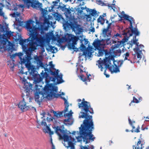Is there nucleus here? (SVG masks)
Listing matches in <instances>:
<instances>
[{
	"mask_svg": "<svg viewBox=\"0 0 149 149\" xmlns=\"http://www.w3.org/2000/svg\"><path fill=\"white\" fill-rule=\"evenodd\" d=\"M38 22H35L31 19H29L25 23V26L29 32V37L27 39L19 40V44L22 47V52L16 53L10 55L11 59L14 58L16 56H18L21 64H25L26 67L31 62L32 59L31 54L37 49V47H43L45 41V37L39 34L40 28L37 26Z\"/></svg>",
	"mask_w": 149,
	"mask_h": 149,
	"instance_id": "nucleus-1",
	"label": "nucleus"
},
{
	"mask_svg": "<svg viewBox=\"0 0 149 149\" xmlns=\"http://www.w3.org/2000/svg\"><path fill=\"white\" fill-rule=\"evenodd\" d=\"M121 15L126 20L128 21L130 23V25L129 27H132L133 25V23H134V18L131 16L125 14L124 11H122V12Z\"/></svg>",
	"mask_w": 149,
	"mask_h": 149,
	"instance_id": "nucleus-16",
	"label": "nucleus"
},
{
	"mask_svg": "<svg viewBox=\"0 0 149 149\" xmlns=\"http://www.w3.org/2000/svg\"><path fill=\"white\" fill-rule=\"evenodd\" d=\"M40 33L42 35H44L45 34V32L43 30H41Z\"/></svg>",
	"mask_w": 149,
	"mask_h": 149,
	"instance_id": "nucleus-51",
	"label": "nucleus"
},
{
	"mask_svg": "<svg viewBox=\"0 0 149 149\" xmlns=\"http://www.w3.org/2000/svg\"><path fill=\"white\" fill-rule=\"evenodd\" d=\"M134 34L135 36L133 37L132 40L131 41L132 44L131 43L130 45L132 47L133 44H135L136 46V48L138 47L139 43L138 42V39H136V36H139L140 32L138 30V29L136 27L133 28V26L132 27H129V29L127 28L126 30L124 31L123 35H125L126 38L125 37L124 38H127L128 39L130 37L132 36V34Z\"/></svg>",
	"mask_w": 149,
	"mask_h": 149,
	"instance_id": "nucleus-6",
	"label": "nucleus"
},
{
	"mask_svg": "<svg viewBox=\"0 0 149 149\" xmlns=\"http://www.w3.org/2000/svg\"><path fill=\"white\" fill-rule=\"evenodd\" d=\"M49 47L50 48V49L52 51V52H54V49H57L56 48V47H53L52 46H49Z\"/></svg>",
	"mask_w": 149,
	"mask_h": 149,
	"instance_id": "nucleus-41",
	"label": "nucleus"
},
{
	"mask_svg": "<svg viewBox=\"0 0 149 149\" xmlns=\"http://www.w3.org/2000/svg\"><path fill=\"white\" fill-rule=\"evenodd\" d=\"M128 121H129V124L132 126V130H131V131L132 132H134V130H133L135 128V127L133 125L132 122L130 118H128Z\"/></svg>",
	"mask_w": 149,
	"mask_h": 149,
	"instance_id": "nucleus-35",
	"label": "nucleus"
},
{
	"mask_svg": "<svg viewBox=\"0 0 149 149\" xmlns=\"http://www.w3.org/2000/svg\"><path fill=\"white\" fill-rule=\"evenodd\" d=\"M45 112H43L42 113V115L43 116V117H45Z\"/></svg>",
	"mask_w": 149,
	"mask_h": 149,
	"instance_id": "nucleus-60",
	"label": "nucleus"
},
{
	"mask_svg": "<svg viewBox=\"0 0 149 149\" xmlns=\"http://www.w3.org/2000/svg\"><path fill=\"white\" fill-rule=\"evenodd\" d=\"M20 15V14L16 11L15 13L14 12L13 13L10 14V15L12 17H15L16 18H17Z\"/></svg>",
	"mask_w": 149,
	"mask_h": 149,
	"instance_id": "nucleus-30",
	"label": "nucleus"
},
{
	"mask_svg": "<svg viewBox=\"0 0 149 149\" xmlns=\"http://www.w3.org/2000/svg\"><path fill=\"white\" fill-rule=\"evenodd\" d=\"M105 20L106 19L104 18H102L101 16H100L97 20L98 23L101 25H103L104 24Z\"/></svg>",
	"mask_w": 149,
	"mask_h": 149,
	"instance_id": "nucleus-26",
	"label": "nucleus"
},
{
	"mask_svg": "<svg viewBox=\"0 0 149 149\" xmlns=\"http://www.w3.org/2000/svg\"><path fill=\"white\" fill-rule=\"evenodd\" d=\"M49 65L50 66L49 69L50 74L54 77L52 81H55L56 79L57 83L58 84L63 82V81L62 79L63 75L61 74H58L59 71L58 70H56L54 68V65L52 64V61L49 62Z\"/></svg>",
	"mask_w": 149,
	"mask_h": 149,
	"instance_id": "nucleus-8",
	"label": "nucleus"
},
{
	"mask_svg": "<svg viewBox=\"0 0 149 149\" xmlns=\"http://www.w3.org/2000/svg\"><path fill=\"white\" fill-rule=\"evenodd\" d=\"M13 32L8 30V28L6 26L3 31L0 33V42L3 45H6L7 42L8 41V39L13 36Z\"/></svg>",
	"mask_w": 149,
	"mask_h": 149,
	"instance_id": "nucleus-10",
	"label": "nucleus"
},
{
	"mask_svg": "<svg viewBox=\"0 0 149 149\" xmlns=\"http://www.w3.org/2000/svg\"><path fill=\"white\" fill-rule=\"evenodd\" d=\"M34 59L35 61L37 63H40L41 61L39 57L37 56H34Z\"/></svg>",
	"mask_w": 149,
	"mask_h": 149,
	"instance_id": "nucleus-37",
	"label": "nucleus"
},
{
	"mask_svg": "<svg viewBox=\"0 0 149 149\" xmlns=\"http://www.w3.org/2000/svg\"><path fill=\"white\" fill-rule=\"evenodd\" d=\"M68 47L70 49H72L74 50H75V49H76V48L74 44L69 45H68Z\"/></svg>",
	"mask_w": 149,
	"mask_h": 149,
	"instance_id": "nucleus-38",
	"label": "nucleus"
},
{
	"mask_svg": "<svg viewBox=\"0 0 149 149\" xmlns=\"http://www.w3.org/2000/svg\"><path fill=\"white\" fill-rule=\"evenodd\" d=\"M113 6H115V4L112 3L111 4H108V6L109 7H111V8H112V7H113Z\"/></svg>",
	"mask_w": 149,
	"mask_h": 149,
	"instance_id": "nucleus-47",
	"label": "nucleus"
},
{
	"mask_svg": "<svg viewBox=\"0 0 149 149\" xmlns=\"http://www.w3.org/2000/svg\"><path fill=\"white\" fill-rule=\"evenodd\" d=\"M8 1L9 0H0V16L5 18H6L5 17L4 12L3 11V8L4 6V2L8 3Z\"/></svg>",
	"mask_w": 149,
	"mask_h": 149,
	"instance_id": "nucleus-18",
	"label": "nucleus"
},
{
	"mask_svg": "<svg viewBox=\"0 0 149 149\" xmlns=\"http://www.w3.org/2000/svg\"><path fill=\"white\" fill-rule=\"evenodd\" d=\"M129 53L128 52H127L124 55H125V57L128 58L129 56Z\"/></svg>",
	"mask_w": 149,
	"mask_h": 149,
	"instance_id": "nucleus-48",
	"label": "nucleus"
},
{
	"mask_svg": "<svg viewBox=\"0 0 149 149\" xmlns=\"http://www.w3.org/2000/svg\"><path fill=\"white\" fill-rule=\"evenodd\" d=\"M26 81H27L25 78L23 79L22 80V82L23 83H24V88H26L25 92H26V95H27L29 94V89H30V86H31V84L26 82Z\"/></svg>",
	"mask_w": 149,
	"mask_h": 149,
	"instance_id": "nucleus-20",
	"label": "nucleus"
},
{
	"mask_svg": "<svg viewBox=\"0 0 149 149\" xmlns=\"http://www.w3.org/2000/svg\"><path fill=\"white\" fill-rule=\"evenodd\" d=\"M133 50L135 52V54L133 57V60H131L130 58L128 59L127 57H125V60H127L130 61L131 63L139 62V61L142 58V56L141 55V54L142 53V51L141 50H139L138 47L134 48Z\"/></svg>",
	"mask_w": 149,
	"mask_h": 149,
	"instance_id": "nucleus-11",
	"label": "nucleus"
},
{
	"mask_svg": "<svg viewBox=\"0 0 149 149\" xmlns=\"http://www.w3.org/2000/svg\"><path fill=\"white\" fill-rule=\"evenodd\" d=\"M79 108L81 109L79 116V118H85L83 124L79 127V133L81 137H82L86 144L88 143L90 141H93L95 139L92 134V131L94 129V125L93 121L92 116L89 115L88 112L91 114L94 113L93 109L91 107L90 102L85 100L83 98L81 103H78Z\"/></svg>",
	"mask_w": 149,
	"mask_h": 149,
	"instance_id": "nucleus-2",
	"label": "nucleus"
},
{
	"mask_svg": "<svg viewBox=\"0 0 149 149\" xmlns=\"http://www.w3.org/2000/svg\"><path fill=\"white\" fill-rule=\"evenodd\" d=\"M100 16H101L102 18H104V17L106 16V14L105 13H104L102 15H101Z\"/></svg>",
	"mask_w": 149,
	"mask_h": 149,
	"instance_id": "nucleus-58",
	"label": "nucleus"
},
{
	"mask_svg": "<svg viewBox=\"0 0 149 149\" xmlns=\"http://www.w3.org/2000/svg\"><path fill=\"white\" fill-rule=\"evenodd\" d=\"M93 45L95 48V49H99L100 48H104L105 44L103 43L102 40H99L96 39L93 43Z\"/></svg>",
	"mask_w": 149,
	"mask_h": 149,
	"instance_id": "nucleus-15",
	"label": "nucleus"
},
{
	"mask_svg": "<svg viewBox=\"0 0 149 149\" xmlns=\"http://www.w3.org/2000/svg\"><path fill=\"white\" fill-rule=\"evenodd\" d=\"M106 23L107 24H109V21L108 20H106Z\"/></svg>",
	"mask_w": 149,
	"mask_h": 149,
	"instance_id": "nucleus-64",
	"label": "nucleus"
},
{
	"mask_svg": "<svg viewBox=\"0 0 149 149\" xmlns=\"http://www.w3.org/2000/svg\"><path fill=\"white\" fill-rule=\"evenodd\" d=\"M97 1L98 3L99 4H100L102 3H103L101 0H97Z\"/></svg>",
	"mask_w": 149,
	"mask_h": 149,
	"instance_id": "nucleus-53",
	"label": "nucleus"
},
{
	"mask_svg": "<svg viewBox=\"0 0 149 149\" xmlns=\"http://www.w3.org/2000/svg\"><path fill=\"white\" fill-rule=\"evenodd\" d=\"M58 91V87L55 86L52 84H49L45 86L43 89L42 92L39 90H37L34 94V98L36 101L38 103H40V101L44 97V95L48 100H51L54 98H58L61 96L60 94L56 93Z\"/></svg>",
	"mask_w": 149,
	"mask_h": 149,
	"instance_id": "nucleus-3",
	"label": "nucleus"
},
{
	"mask_svg": "<svg viewBox=\"0 0 149 149\" xmlns=\"http://www.w3.org/2000/svg\"><path fill=\"white\" fill-rule=\"evenodd\" d=\"M31 6L33 8L38 9L41 8L42 3H39L38 1L36 0H32V3Z\"/></svg>",
	"mask_w": 149,
	"mask_h": 149,
	"instance_id": "nucleus-21",
	"label": "nucleus"
},
{
	"mask_svg": "<svg viewBox=\"0 0 149 149\" xmlns=\"http://www.w3.org/2000/svg\"><path fill=\"white\" fill-rule=\"evenodd\" d=\"M138 47L139 48H142L144 47V46L141 44H140L139 45Z\"/></svg>",
	"mask_w": 149,
	"mask_h": 149,
	"instance_id": "nucleus-50",
	"label": "nucleus"
},
{
	"mask_svg": "<svg viewBox=\"0 0 149 149\" xmlns=\"http://www.w3.org/2000/svg\"><path fill=\"white\" fill-rule=\"evenodd\" d=\"M88 148L87 147L83 146L81 148V149H88Z\"/></svg>",
	"mask_w": 149,
	"mask_h": 149,
	"instance_id": "nucleus-56",
	"label": "nucleus"
},
{
	"mask_svg": "<svg viewBox=\"0 0 149 149\" xmlns=\"http://www.w3.org/2000/svg\"><path fill=\"white\" fill-rule=\"evenodd\" d=\"M89 14L86 15V19L89 21H93L99 16L100 13L97 12L95 9H91L89 8L86 10Z\"/></svg>",
	"mask_w": 149,
	"mask_h": 149,
	"instance_id": "nucleus-12",
	"label": "nucleus"
},
{
	"mask_svg": "<svg viewBox=\"0 0 149 149\" xmlns=\"http://www.w3.org/2000/svg\"><path fill=\"white\" fill-rule=\"evenodd\" d=\"M104 48H100V49H97L98 50V56H102L104 54Z\"/></svg>",
	"mask_w": 149,
	"mask_h": 149,
	"instance_id": "nucleus-29",
	"label": "nucleus"
},
{
	"mask_svg": "<svg viewBox=\"0 0 149 149\" xmlns=\"http://www.w3.org/2000/svg\"><path fill=\"white\" fill-rule=\"evenodd\" d=\"M18 19V22L19 23V25L20 26H24V24L25 23V22L22 21H20L19 20V19Z\"/></svg>",
	"mask_w": 149,
	"mask_h": 149,
	"instance_id": "nucleus-40",
	"label": "nucleus"
},
{
	"mask_svg": "<svg viewBox=\"0 0 149 149\" xmlns=\"http://www.w3.org/2000/svg\"><path fill=\"white\" fill-rule=\"evenodd\" d=\"M46 127H47V130L49 132L51 130L50 128L48 126H47Z\"/></svg>",
	"mask_w": 149,
	"mask_h": 149,
	"instance_id": "nucleus-57",
	"label": "nucleus"
},
{
	"mask_svg": "<svg viewBox=\"0 0 149 149\" xmlns=\"http://www.w3.org/2000/svg\"><path fill=\"white\" fill-rule=\"evenodd\" d=\"M26 2L27 3L31 4V5L32 3V0H31H31H26Z\"/></svg>",
	"mask_w": 149,
	"mask_h": 149,
	"instance_id": "nucleus-44",
	"label": "nucleus"
},
{
	"mask_svg": "<svg viewBox=\"0 0 149 149\" xmlns=\"http://www.w3.org/2000/svg\"><path fill=\"white\" fill-rule=\"evenodd\" d=\"M29 71L30 72V74L33 77L34 82L36 84L35 87L38 88V86L37 84L40 82L42 80L40 74H38V72L36 71L35 66L31 64V62L26 67Z\"/></svg>",
	"mask_w": 149,
	"mask_h": 149,
	"instance_id": "nucleus-9",
	"label": "nucleus"
},
{
	"mask_svg": "<svg viewBox=\"0 0 149 149\" xmlns=\"http://www.w3.org/2000/svg\"><path fill=\"white\" fill-rule=\"evenodd\" d=\"M91 31L92 32H94L95 31V28L93 27L91 30Z\"/></svg>",
	"mask_w": 149,
	"mask_h": 149,
	"instance_id": "nucleus-54",
	"label": "nucleus"
},
{
	"mask_svg": "<svg viewBox=\"0 0 149 149\" xmlns=\"http://www.w3.org/2000/svg\"><path fill=\"white\" fill-rule=\"evenodd\" d=\"M127 86H128V90H129V89H131V88L130 87V86H129L128 85H127Z\"/></svg>",
	"mask_w": 149,
	"mask_h": 149,
	"instance_id": "nucleus-61",
	"label": "nucleus"
},
{
	"mask_svg": "<svg viewBox=\"0 0 149 149\" xmlns=\"http://www.w3.org/2000/svg\"><path fill=\"white\" fill-rule=\"evenodd\" d=\"M64 101V104H65L64 112H67L68 110V107H69V103L65 97H62Z\"/></svg>",
	"mask_w": 149,
	"mask_h": 149,
	"instance_id": "nucleus-27",
	"label": "nucleus"
},
{
	"mask_svg": "<svg viewBox=\"0 0 149 149\" xmlns=\"http://www.w3.org/2000/svg\"><path fill=\"white\" fill-rule=\"evenodd\" d=\"M27 103H26L24 100V99L23 98V100L20 101L18 105V107L22 110L25 109V110H28L29 108L30 107L29 106L26 105Z\"/></svg>",
	"mask_w": 149,
	"mask_h": 149,
	"instance_id": "nucleus-17",
	"label": "nucleus"
},
{
	"mask_svg": "<svg viewBox=\"0 0 149 149\" xmlns=\"http://www.w3.org/2000/svg\"><path fill=\"white\" fill-rule=\"evenodd\" d=\"M73 36V35L71 34H67L66 39L69 41H71L72 40Z\"/></svg>",
	"mask_w": 149,
	"mask_h": 149,
	"instance_id": "nucleus-32",
	"label": "nucleus"
},
{
	"mask_svg": "<svg viewBox=\"0 0 149 149\" xmlns=\"http://www.w3.org/2000/svg\"><path fill=\"white\" fill-rule=\"evenodd\" d=\"M139 101L138 99L136 98L135 97H133V100L131 101V103L129 105L130 106L132 103H138L139 102Z\"/></svg>",
	"mask_w": 149,
	"mask_h": 149,
	"instance_id": "nucleus-34",
	"label": "nucleus"
},
{
	"mask_svg": "<svg viewBox=\"0 0 149 149\" xmlns=\"http://www.w3.org/2000/svg\"><path fill=\"white\" fill-rule=\"evenodd\" d=\"M49 134L52 135L54 134V132L52 131L51 130L49 132Z\"/></svg>",
	"mask_w": 149,
	"mask_h": 149,
	"instance_id": "nucleus-55",
	"label": "nucleus"
},
{
	"mask_svg": "<svg viewBox=\"0 0 149 149\" xmlns=\"http://www.w3.org/2000/svg\"><path fill=\"white\" fill-rule=\"evenodd\" d=\"M115 6H113V7H112L111 8L113 10V11L114 12L116 11V7H115Z\"/></svg>",
	"mask_w": 149,
	"mask_h": 149,
	"instance_id": "nucleus-49",
	"label": "nucleus"
},
{
	"mask_svg": "<svg viewBox=\"0 0 149 149\" xmlns=\"http://www.w3.org/2000/svg\"><path fill=\"white\" fill-rule=\"evenodd\" d=\"M63 112H64V110L61 112H59L58 113H57L56 111H53V113L54 114V116L56 117L59 118L63 116Z\"/></svg>",
	"mask_w": 149,
	"mask_h": 149,
	"instance_id": "nucleus-28",
	"label": "nucleus"
},
{
	"mask_svg": "<svg viewBox=\"0 0 149 149\" xmlns=\"http://www.w3.org/2000/svg\"><path fill=\"white\" fill-rule=\"evenodd\" d=\"M80 78L84 82H86V79L85 76L83 75H81L80 76Z\"/></svg>",
	"mask_w": 149,
	"mask_h": 149,
	"instance_id": "nucleus-39",
	"label": "nucleus"
},
{
	"mask_svg": "<svg viewBox=\"0 0 149 149\" xmlns=\"http://www.w3.org/2000/svg\"><path fill=\"white\" fill-rule=\"evenodd\" d=\"M61 16V15L57 13H55L54 15V16L55 17V19L58 21L60 19Z\"/></svg>",
	"mask_w": 149,
	"mask_h": 149,
	"instance_id": "nucleus-31",
	"label": "nucleus"
},
{
	"mask_svg": "<svg viewBox=\"0 0 149 149\" xmlns=\"http://www.w3.org/2000/svg\"><path fill=\"white\" fill-rule=\"evenodd\" d=\"M111 23H110L107 25L106 28H104L103 29L102 34L104 38L111 37V31L109 29L111 27Z\"/></svg>",
	"mask_w": 149,
	"mask_h": 149,
	"instance_id": "nucleus-14",
	"label": "nucleus"
},
{
	"mask_svg": "<svg viewBox=\"0 0 149 149\" xmlns=\"http://www.w3.org/2000/svg\"><path fill=\"white\" fill-rule=\"evenodd\" d=\"M11 7L12 10L15 11L21 14L24 10V6L23 4H18L17 3H15L13 4Z\"/></svg>",
	"mask_w": 149,
	"mask_h": 149,
	"instance_id": "nucleus-13",
	"label": "nucleus"
},
{
	"mask_svg": "<svg viewBox=\"0 0 149 149\" xmlns=\"http://www.w3.org/2000/svg\"><path fill=\"white\" fill-rule=\"evenodd\" d=\"M140 128L139 126H138V127H137L136 129L135 130H134V132H136L137 133H138V132H140L139 131Z\"/></svg>",
	"mask_w": 149,
	"mask_h": 149,
	"instance_id": "nucleus-43",
	"label": "nucleus"
},
{
	"mask_svg": "<svg viewBox=\"0 0 149 149\" xmlns=\"http://www.w3.org/2000/svg\"><path fill=\"white\" fill-rule=\"evenodd\" d=\"M71 23L69 22L68 21H65V23H64L63 24V27H64V29L65 30H67L68 29L70 28L71 27L72 28V22H70Z\"/></svg>",
	"mask_w": 149,
	"mask_h": 149,
	"instance_id": "nucleus-23",
	"label": "nucleus"
},
{
	"mask_svg": "<svg viewBox=\"0 0 149 149\" xmlns=\"http://www.w3.org/2000/svg\"><path fill=\"white\" fill-rule=\"evenodd\" d=\"M91 47H88L87 49H86L84 51L82 55H84L85 56H90L92 54V52H91Z\"/></svg>",
	"mask_w": 149,
	"mask_h": 149,
	"instance_id": "nucleus-22",
	"label": "nucleus"
},
{
	"mask_svg": "<svg viewBox=\"0 0 149 149\" xmlns=\"http://www.w3.org/2000/svg\"><path fill=\"white\" fill-rule=\"evenodd\" d=\"M79 38L78 36H74L73 35V38L71 40L72 42L75 43L79 40Z\"/></svg>",
	"mask_w": 149,
	"mask_h": 149,
	"instance_id": "nucleus-33",
	"label": "nucleus"
},
{
	"mask_svg": "<svg viewBox=\"0 0 149 149\" xmlns=\"http://www.w3.org/2000/svg\"><path fill=\"white\" fill-rule=\"evenodd\" d=\"M80 47V49L82 52H84L86 49V47L82 43L81 44Z\"/></svg>",
	"mask_w": 149,
	"mask_h": 149,
	"instance_id": "nucleus-36",
	"label": "nucleus"
},
{
	"mask_svg": "<svg viewBox=\"0 0 149 149\" xmlns=\"http://www.w3.org/2000/svg\"><path fill=\"white\" fill-rule=\"evenodd\" d=\"M133 149H142V144L141 143V141L139 139V141H138L136 146V147L135 146H133Z\"/></svg>",
	"mask_w": 149,
	"mask_h": 149,
	"instance_id": "nucleus-25",
	"label": "nucleus"
},
{
	"mask_svg": "<svg viewBox=\"0 0 149 149\" xmlns=\"http://www.w3.org/2000/svg\"><path fill=\"white\" fill-rule=\"evenodd\" d=\"M111 59L108 57H106V59H104V61H98V67L99 68H101V71H103V68L102 67L103 65L105 66V69L104 72V74L105 75L106 77L108 78L109 77V74L106 73V70L108 69L111 72L117 73L120 72L119 69L118 67H120L122 65L123 61H119L118 63V65L115 64V65H111Z\"/></svg>",
	"mask_w": 149,
	"mask_h": 149,
	"instance_id": "nucleus-4",
	"label": "nucleus"
},
{
	"mask_svg": "<svg viewBox=\"0 0 149 149\" xmlns=\"http://www.w3.org/2000/svg\"><path fill=\"white\" fill-rule=\"evenodd\" d=\"M111 37H109L104 38V39H102L103 43L106 45H111V42L112 43L114 44L113 45H112L111 47V49L112 51H114L115 49L121 47L125 45V42L128 40V39L124 38L121 40L120 41L118 40H111Z\"/></svg>",
	"mask_w": 149,
	"mask_h": 149,
	"instance_id": "nucleus-7",
	"label": "nucleus"
},
{
	"mask_svg": "<svg viewBox=\"0 0 149 149\" xmlns=\"http://www.w3.org/2000/svg\"><path fill=\"white\" fill-rule=\"evenodd\" d=\"M55 128V133L58 136L59 139H63L64 141L68 142V145L67 147H72L73 144L72 141L74 139L71 136L68 135L67 131L64 130V126H57Z\"/></svg>",
	"mask_w": 149,
	"mask_h": 149,
	"instance_id": "nucleus-5",
	"label": "nucleus"
},
{
	"mask_svg": "<svg viewBox=\"0 0 149 149\" xmlns=\"http://www.w3.org/2000/svg\"><path fill=\"white\" fill-rule=\"evenodd\" d=\"M87 78V80H88L89 81H90V79H89L88 75Z\"/></svg>",
	"mask_w": 149,
	"mask_h": 149,
	"instance_id": "nucleus-63",
	"label": "nucleus"
},
{
	"mask_svg": "<svg viewBox=\"0 0 149 149\" xmlns=\"http://www.w3.org/2000/svg\"><path fill=\"white\" fill-rule=\"evenodd\" d=\"M115 36L116 37H118L121 38V37L122 35L120 34H119L118 33H117L116 34Z\"/></svg>",
	"mask_w": 149,
	"mask_h": 149,
	"instance_id": "nucleus-46",
	"label": "nucleus"
},
{
	"mask_svg": "<svg viewBox=\"0 0 149 149\" xmlns=\"http://www.w3.org/2000/svg\"><path fill=\"white\" fill-rule=\"evenodd\" d=\"M72 112L71 111H70V112L67 113H66V112H63V113H64V115L65 117H67L69 118H68L67 119H65L64 120V121L65 122H69L70 120V118L69 117L70 116H72V112Z\"/></svg>",
	"mask_w": 149,
	"mask_h": 149,
	"instance_id": "nucleus-24",
	"label": "nucleus"
},
{
	"mask_svg": "<svg viewBox=\"0 0 149 149\" xmlns=\"http://www.w3.org/2000/svg\"><path fill=\"white\" fill-rule=\"evenodd\" d=\"M53 3H54V5H56V4H57L58 3V2H57V1H53Z\"/></svg>",
	"mask_w": 149,
	"mask_h": 149,
	"instance_id": "nucleus-59",
	"label": "nucleus"
},
{
	"mask_svg": "<svg viewBox=\"0 0 149 149\" xmlns=\"http://www.w3.org/2000/svg\"><path fill=\"white\" fill-rule=\"evenodd\" d=\"M77 101L78 102H80L81 101V99H78Z\"/></svg>",
	"mask_w": 149,
	"mask_h": 149,
	"instance_id": "nucleus-62",
	"label": "nucleus"
},
{
	"mask_svg": "<svg viewBox=\"0 0 149 149\" xmlns=\"http://www.w3.org/2000/svg\"><path fill=\"white\" fill-rule=\"evenodd\" d=\"M76 35H79L83 32L82 29L80 27L79 24L73 26L72 28Z\"/></svg>",
	"mask_w": 149,
	"mask_h": 149,
	"instance_id": "nucleus-19",
	"label": "nucleus"
},
{
	"mask_svg": "<svg viewBox=\"0 0 149 149\" xmlns=\"http://www.w3.org/2000/svg\"><path fill=\"white\" fill-rule=\"evenodd\" d=\"M104 54H105V56H108L109 54V52L107 49L104 50Z\"/></svg>",
	"mask_w": 149,
	"mask_h": 149,
	"instance_id": "nucleus-42",
	"label": "nucleus"
},
{
	"mask_svg": "<svg viewBox=\"0 0 149 149\" xmlns=\"http://www.w3.org/2000/svg\"><path fill=\"white\" fill-rule=\"evenodd\" d=\"M44 22L45 23H48L49 22L48 19L46 18H45L44 20Z\"/></svg>",
	"mask_w": 149,
	"mask_h": 149,
	"instance_id": "nucleus-45",
	"label": "nucleus"
},
{
	"mask_svg": "<svg viewBox=\"0 0 149 149\" xmlns=\"http://www.w3.org/2000/svg\"><path fill=\"white\" fill-rule=\"evenodd\" d=\"M84 41H85V42H84L85 44L86 45L88 43V41L86 39H84Z\"/></svg>",
	"mask_w": 149,
	"mask_h": 149,
	"instance_id": "nucleus-52",
	"label": "nucleus"
}]
</instances>
